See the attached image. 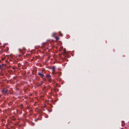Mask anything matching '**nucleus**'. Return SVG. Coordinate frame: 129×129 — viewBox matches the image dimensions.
Segmentation results:
<instances>
[{
    "instance_id": "1",
    "label": "nucleus",
    "mask_w": 129,
    "mask_h": 129,
    "mask_svg": "<svg viewBox=\"0 0 129 129\" xmlns=\"http://www.w3.org/2000/svg\"><path fill=\"white\" fill-rule=\"evenodd\" d=\"M52 71V74L53 76H55V74H56V72L55 71L56 70V66H53L51 68Z\"/></svg>"
},
{
    "instance_id": "2",
    "label": "nucleus",
    "mask_w": 129,
    "mask_h": 129,
    "mask_svg": "<svg viewBox=\"0 0 129 129\" xmlns=\"http://www.w3.org/2000/svg\"><path fill=\"white\" fill-rule=\"evenodd\" d=\"M58 47H57V48H59V51H61L63 48V47L62 46H61L62 45V42L61 41H59L58 44Z\"/></svg>"
},
{
    "instance_id": "3",
    "label": "nucleus",
    "mask_w": 129,
    "mask_h": 129,
    "mask_svg": "<svg viewBox=\"0 0 129 129\" xmlns=\"http://www.w3.org/2000/svg\"><path fill=\"white\" fill-rule=\"evenodd\" d=\"M8 90L6 89H4L2 91V92L5 95H6V94H8Z\"/></svg>"
},
{
    "instance_id": "4",
    "label": "nucleus",
    "mask_w": 129,
    "mask_h": 129,
    "mask_svg": "<svg viewBox=\"0 0 129 129\" xmlns=\"http://www.w3.org/2000/svg\"><path fill=\"white\" fill-rule=\"evenodd\" d=\"M52 36L54 37L55 39V40H56V33H53L52 35Z\"/></svg>"
},
{
    "instance_id": "5",
    "label": "nucleus",
    "mask_w": 129,
    "mask_h": 129,
    "mask_svg": "<svg viewBox=\"0 0 129 129\" xmlns=\"http://www.w3.org/2000/svg\"><path fill=\"white\" fill-rule=\"evenodd\" d=\"M38 75L40 76L42 78H43V77L44 76V75L43 74H41V73L40 72H39Z\"/></svg>"
},
{
    "instance_id": "6",
    "label": "nucleus",
    "mask_w": 129,
    "mask_h": 129,
    "mask_svg": "<svg viewBox=\"0 0 129 129\" xmlns=\"http://www.w3.org/2000/svg\"><path fill=\"white\" fill-rule=\"evenodd\" d=\"M46 77L49 80L51 79V76L50 75H47L46 76Z\"/></svg>"
},
{
    "instance_id": "7",
    "label": "nucleus",
    "mask_w": 129,
    "mask_h": 129,
    "mask_svg": "<svg viewBox=\"0 0 129 129\" xmlns=\"http://www.w3.org/2000/svg\"><path fill=\"white\" fill-rule=\"evenodd\" d=\"M59 35H60L61 36H63V34H62L61 32H59Z\"/></svg>"
},
{
    "instance_id": "8",
    "label": "nucleus",
    "mask_w": 129,
    "mask_h": 129,
    "mask_svg": "<svg viewBox=\"0 0 129 129\" xmlns=\"http://www.w3.org/2000/svg\"><path fill=\"white\" fill-rule=\"evenodd\" d=\"M63 52L64 53L66 54L67 52L65 50V49H64L63 50Z\"/></svg>"
},
{
    "instance_id": "9",
    "label": "nucleus",
    "mask_w": 129,
    "mask_h": 129,
    "mask_svg": "<svg viewBox=\"0 0 129 129\" xmlns=\"http://www.w3.org/2000/svg\"><path fill=\"white\" fill-rule=\"evenodd\" d=\"M41 83L40 84V85H42V84L44 83V81H41Z\"/></svg>"
},
{
    "instance_id": "10",
    "label": "nucleus",
    "mask_w": 129,
    "mask_h": 129,
    "mask_svg": "<svg viewBox=\"0 0 129 129\" xmlns=\"http://www.w3.org/2000/svg\"><path fill=\"white\" fill-rule=\"evenodd\" d=\"M39 120V119L38 118H37V119H36L35 120V121H37L38 120Z\"/></svg>"
},
{
    "instance_id": "11",
    "label": "nucleus",
    "mask_w": 129,
    "mask_h": 129,
    "mask_svg": "<svg viewBox=\"0 0 129 129\" xmlns=\"http://www.w3.org/2000/svg\"><path fill=\"white\" fill-rule=\"evenodd\" d=\"M2 67V66H1V65H0V70L1 69V68Z\"/></svg>"
},
{
    "instance_id": "12",
    "label": "nucleus",
    "mask_w": 129,
    "mask_h": 129,
    "mask_svg": "<svg viewBox=\"0 0 129 129\" xmlns=\"http://www.w3.org/2000/svg\"><path fill=\"white\" fill-rule=\"evenodd\" d=\"M57 40H58V39L59 38L58 37H57Z\"/></svg>"
},
{
    "instance_id": "13",
    "label": "nucleus",
    "mask_w": 129,
    "mask_h": 129,
    "mask_svg": "<svg viewBox=\"0 0 129 129\" xmlns=\"http://www.w3.org/2000/svg\"><path fill=\"white\" fill-rule=\"evenodd\" d=\"M12 68L13 69H15V68L14 67H12Z\"/></svg>"
},
{
    "instance_id": "14",
    "label": "nucleus",
    "mask_w": 129,
    "mask_h": 129,
    "mask_svg": "<svg viewBox=\"0 0 129 129\" xmlns=\"http://www.w3.org/2000/svg\"><path fill=\"white\" fill-rule=\"evenodd\" d=\"M43 79L44 80H46L45 79V78H43Z\"/></svg>"
},
{
    "instance_id": "15",
    "label": "nucleus",
    "mask_w": 129,
    "mask_h": 129,
    "mask_svg": "<svg viewBox=\"0 0 129 129\" xmlns=\"http://www.w3.org/2000/svg\"><path fill=\"white\" fill-rule=\"evenodd\" d=\"M55 85L56 86V83H55Z\"/></svg>"
},
{
    "instance_id": "16",
    "label": "nucleus",
    "mask_w": 129,
    "mask_h": 129,
    "mask_svg": "<svg viewBox=\"0 0 129 129\" xmlns=\"http://www.w3.org/2000/svg\"><path fill=\"white\" fill-rule=\"evenodd\" d=\"M48 117V116H46V118H47V117Z\"/></svg>"
},
{
    "instance_id": "17",
    "label": "nucleus",
    "mask_w": 129,
    "mask_h": 129,
    "mask_svg": "<svg viewBox=\"0 0 129 129\" xmlns=\"http://www.w3.org/2000/svg\"><path fill=\"white\" fill-rule=\"evenodd\" d=\"M55 48H56V47H55Z\"/></svg>"
}]
</instances>
